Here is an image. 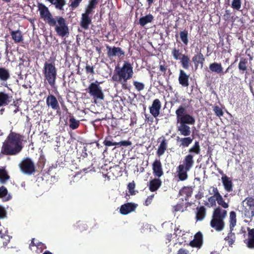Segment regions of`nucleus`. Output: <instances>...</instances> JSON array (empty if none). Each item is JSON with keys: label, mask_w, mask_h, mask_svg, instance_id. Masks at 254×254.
I'll list each match as a JSON object with an SVG mask.
<instances>
[{"label": "nucleus", "mask_w": 254, "mask_h": 254, "mask_svg": "<svg viewBox=\"0 0 254 254\" xmlns=\"http://www.w3.org/2000/svg\"><path fill=\"white\" fill-rule=\"evenodd\" d=\"M133 84L138 91L143 90L145 87V85L143 83L137 81H133Z\"/></svg>", "instance_id": "nucleus-48"}, {"label": "nucleus", "mask_w": 254, "mask_h": 254, "mask_svg": "<svg viewBox=\"0 0 254 254\" xmlns=\"http://www.w3.org/2000/svg\"><path fill=\"white\" fill-rule=\"evenodd\" d=\"M75 227L77 230H78L81 232L86 230L88 228V226L86 223L80 221L77 222L76 223Z\"/></svg>", "instance_id": "nucleus-46"}, {"label": "nucleus", "mask_w": 254, "mask_h": 254, "mask_svg": "<svg viewBox=\"0 0 254 254\" xmlns=\"http://www.w3.org/2000/svg\"><path fill=\"white\" fill-rule=\"evenodd\" d=\"M192 61L194 64L195 69H197L198 66H200L201 68H202L205 61V58L201 51H199V53L195 54L192 57Z\"/></svg>", "instance_id": "nucleus-19"}, {"label": "nucleus", "mask_w": 254, "mask_h": 254, "mask_svg": "<svg viewBox=\"0 0 254 254\" xmlns=\"http://www.w3.org/2000/svg\"><path fill=\"white\" fill-rule=\"evenodd\" d=\"M10 78V73L8 69L4 67H0V79L6 81Z\"/></svg>", "instance_id": "nucleus-39"}, {"label": "nucleus", "mask_w": 254, "mask_h": 254, "mask_svg": "<svg viewBox=\"0 0 254 254\" xmlns=\"http://www.w3.org/2000/svg\"><path fill=\"white\" fill-rule=\"evenodd\" d=\"M162 181L160 178H154L150 181L149 183V189L151 192L156 191L161 186Z\"/></svg>", "instance_id": "nucleus-25"}, {"label": "nucleus", "mask_w": 254, "mask_h": 254, "mask_svg": "<svg viewBox=\"0 0 254 254\" xmlns=\"http://www.w3.org/2000/svg\"><path fill=\"white\" fill-rule=\"evenodd\" d=\"M248 239L247 242V247L250 249H254V229L248 228Z\"/></svg>", "instance_id": "nucleus-33"}, {"label": "nucleus", "mask_w": 254, "mask_h": 254, "mask_svg": "<svg viewBox=\"0 0 254 254\" xmlns=\"http://www.w3.org/2000/svg\"><path fill=\"white\" fill-rule=\"evenodd\" d=\"M106 48L108 50L107 55L109 58L115 56L122 57L125 56V52L120 47H113V48H111L109 46L107 45Z\"/></svg>", "instance_id": "nucleus-16"}, {"label": "nucleus", "mask_w": 254, "mask_h": 254, "mask_svg": "<svg viewBox=\"0 0 254 254\" xmlns=\"http://www.w3.org/2000/svg\"><path fill=\"white\" fill-rule=\"evenodd\" d=\"M8 191L6 188L4 186L0 187V198H2L6 196Z\"/></svg>", "instance_id": "nucleus-54"}, {"label": "nucleus", "mask_w": 254, "mask_h": 254, "mask_svg": "<svg viewBox=\"0 0 254 254\" xmlns=\"http://www.w3.org/2000/svg\"><path fill=\"white\" fill-rule=\"evenodd\" d=\"M243 212L247 218L254 216V198L252 197H247L243 201Z\"/></svg>", "instance_id": "nucleus-10"}, {"label": "nucleus", "mask_w": 254, "mask_h": 254, "mask_svg": "<svg viewBox=\"0 0 254 254\" xmlns=\"http://www.w3.org/2000/svg\"><path fill=\"white\" fill-rule=\"evenodd\" d=\"M82 0H73V1L71 2L70 6L72 9L75 8L78 6Z\"/></svg>", "instance_id": "nucleus-56"}, {"label": "nucleus", "mask_w": 254, "mask_h": 254, "mask_svg": "<svg viewBox=\"0 0 254 254\" xmlns=\"http://www.w3.org/2000/svg\"><path fill=\"white\" fill-rule=\"evenodd\" d=\"M12 39L14 43H18L22 42L23 41V37L22 32L19 30L15 31L11 30L10 32Z\"/></svg>", "instance_id": "nucleus-28"}, {"label": "nucleus", "mask_w": 254, "mask_h": 254, "mask_svg": "<svg viewBox=\"0 0 254 254\" xmlns=\"http://www.w3.org/2000/svg\"><path fill=\"white\" fill-rule=\"evenodd\" d=\"M193 157V154H188L184 157L183 164L180 165L190 170L194 164Z\"/></svg>", "instance_id": "nucleus-22"}, {"label": "nucleus", "mask_w": 254, "mask_h": 254, "mask_svg": "<svg viewBox=\"0 0 254 254\" xmlns=\"http://www.w3.org/2000/svg\"><path fill=\"white\" fill-rule=\"evenodd\" d=\"M178 141L180 142V146H182L183 147H188L192 142L193 138L189 137H184V138H180L178 137L177 139Z\"/></svg>", "instance_id": "nucleus-34"}, {"label": "nucleus", "mask_w": 254, "mask_h": 254, "mask_svg": "<svg viewBox=\"0 0 254 254\" xmlns=\"http://www.w3.org/2000/svg\"><path fill=\"white\" fill-rule=\"evenodd\" d=\"M180 36L181 41L184 44L187 45L189 43L188 30H185L183 31H181L180 32Z\"/></svg>", "instance_id": "nucleus-45"}, {"label": "nucleus", "mask_w": 254, "mask_h": 254, "mask_svg": "<svg viewBox=\"0 0 254 254\" xmlns=\"http://www.w3.org/2000/svg\"><path fill=\"white\" fill-rule=\"evenodd\" d=\"M69 127L72 129H75L79 126V121L76 120L73 117L69 119Z\"/></svg>", "instance_id": "nucleus-43"}, {"label": "nucleus", "mask_w": 254, "mask_h": 254, "mask_svg": "<svg viewBox=\"0 0 254 254\" xmlns=\"http://www.w3.org/2000/svg\"><path fill=\"white\" fill-rule=\"evenodd\" d=\"M117 145L119 146H129L131 144V142L130 141H127V140H124L121 141L119 142H117Z\"/></svg>", "instance_id": "nucleus-57"}, {"label": "nucleus", "mask_w": 254, "mask_h": 254, "mask_svg": "<svg viewBox=\"0 0 254 254\" xmlns=\"http://www.w3.org/2000/svg\"><path fill=\"white\" fill-rule=\"evenodd\" d=\"M152 170L153 175L160 178L164 174L162 165L160 159H155L152 163Z\"/></svg>", "instance_id": "nucleus-15"}, {"label": "nucleus", "mask_w": 254, "mask_h": 254, "mask_svg": "<svg viewBox=\"0 0 254 254\" xmlns=\"http://www.w3.org/2000/svg\"><path fill=\"white\" fill-rule=\"evenodd\" d=\"M248 65V59L246 58H241L238 64V68L240 70L243 71L247 70Z\"/></svg>", "instance_id": "nucleus-44"}, {"label": "nucleus", "mask_w": 254, "mask_h": 254, "mask_svg": "<svg viewBox=\"0 0 254 254\" xmlns=\"http://www.w3.org/2000/svg\"><path fill=\"white\" fill-rule=\"evenodd\" d=\"M12 96L4 92H0V107L7 105L12 100Z\"/></svg>", "instance_id": "nucleus-26"}, {"label": "nucleus", "mask_w": 254, "mask_h": 254, "mask_svg": "<svg viewBox=\"0 0 254 254\" xmlns=\"http://www.w3.org/2000/svg\"><path fill=\"white\" fill-rule=\"evenodd\" d=\"M99 2V0H89L85 10L93 12V10L96 7V6L98 4Z\"/></svg>", "instance_id": "nucleus-41"}, {"label": "nucleus", "mask_w": 254, "mask_h": 254, "mask_svg": "<svg viewBox=\"0 0 254 254\" xmlns=\"http://www.w3.org/2000/svg\"><path fill=\"white\" fill-rule=\"evenodd\" d=\"M137 206V204L134 203L127 202L121 206L120 212L123 215H127L134 211Z\"/></svg>", "instance_id": "nucleus-18"}, {"label": "nucleus", "mask_w": 254, "mask_h": 254, "mask_svg": "<svg viewBox=\"0 0 254 254\" xmlns=\"http://www.w3.org/2000/svg\"><path fill=\"white\" fill-rule=\"evenodd\" d=\"M92 13L85 10V13L82 14L80 26L85 30H87L89 25L91 23L92 19L89 17V15Z\"/></svg>", "instance_id": "nucleus-17"}, {"label": "nucleus", "mask_w": 254, "mask_h": 254, "mask_svg": "<svg viewBox=\"0 0 254 254\" xmlns=\"http://www.w3.org/2000/svg\"><path fill=\"white\" fill-rule=\"evenodd\" d=\"M36 253L37 254L41 253L44 250L47 248L46 246L42 242H38L36 243Z\"/></svg>", "instance_id": "nucleus-47"}, {"label": "nucleus", "mask_w": 254, "mask_h": 254, "mask_svg": "<svg viewBox=\"0 0 254 254\" xmlns=\"http://www.w3.org/2000/svg\"><path fill=\"white\" fill-rule=\"evenodd\" d=\"M209 68L212 72H215L221 75L223 67L221 63L214 62L209 64Z\"/></svg>", "instance_id": "nucleus-29"}, {"label": "nucleus", "mask_w": 254, "mask_h": 254, "mask_svg": "<svg viewBox=\"0 0 254 254\" xmlns=\"http://www.w3.org/2000/svg\"><path fill=\"white\" fill-rule=\"evenodd\" d=\"M179 126L177 127L178 131H180L181 135L185 136H189L190 134V128L188 126L189 124L179 123Z\"/></svg>", "instance_id": "nucleus-27"}, {"label": "nucleus", "mask_w": 254, "mask_h": 254, "mask_svg": "<svg viewBox=\"0 0 254 254\" xmlns=\"http://www.w3.org/2000/svg\"><path fill=\"white\" fill-rule=\"evenodd\" d=\"M210 189H212V192L209 191V193L210 194L212 195L208 197V201L209 203H212L213 201H214V199L218 197V196L221 195V194L220 193L218 189L216 187L211 186Z\"/></svg>", "instance_id": "nucleus-37"}, {"label": "nucleus", "mask_w": 254, "mask_h": 254, "mask_svg": "<svg viewBox=\"0 0 254 254\" xmlns=\"http://www.w3.org/2000/svg\"><path fill=\"white\" fill-rule=\"evenodd\" d=\"M12 105L15 107V109L13 111V113L14 114H16L20 111L19 104L18 102L13 101Z\"/></svg>", "instance_id": "nucleus-61"}, {"label": "nucleus", "mask_w": 254, "mask_h": 254, "mask_svg": "<svg viewBox=\"0 0 254 254\" xmlns=\"http://www.w3.org/2000/svg\"><path fill=\"white\" fill-rule=\"evenodd\" d=\"M133 74V67L131 64L125 61L122 67L116 66L112 79L114 81H127L132 77Z\"/></svg>", "instance_id": "nucleus-2"}, {"label": "nucleus", "mask_w": 254, "mask_h": 254, "mask_svg": "<svg viewBox=\"0 0 254 254\" xmlns=\"http://www.w3.org/2000/svg\"><path fill=\"white\" fill-rule=\"evenodd\" d=\"M177 254H189V251L184 249H180L178 251Z\"/></svg>", "instance_id": "nucleus-63"}, {"label": "nucleus", "mask_w": 254, "mask_h": 254, "mask_svg": "<svg viewBox=\"0 0 254 254\" xmlns=\"http://www.w3.org/2000/svg\"><path fill=\"white\" fill-rule=\"evenodd\" d=\"M46 104L53 110L57 111V113H60V107L58 101L53 95H49L46 99Z\"/></svg>", "instance_id": "nucleus-14"}, {"label": "nucleus", "mask_w": 254, "mask_h": 254, "mask_svg": "<svg viewBox=\"0 0 254 254\" xmlns=\"http://www.w3.org/2000/svg\"><path fill=\"white\" fill-rule=\"evenodd\" d=\"M241 7V0H233L232 2V7L235 9L239 10Z\"/></svg>", "instance_id": "nucleus-50"}, {"label": "nucleus", "mask_w": 254, "mask_h": 254, "mask_svg": "<svg viewBox=\"0 0 254 254\" xmlns=\"http://www.w3.org/2000/svg\"><path fill=\"white\" fill-rule=\"evenodd\" d=\"M229 229L234 230V227L236 225L237 223V218H236V213L232 211L230 212L229 215Z\"/></svg>", "instance_id": "nucleus-35"}, {"label": "nucleus", "mask_w": 254, "mask_h": 254, "mask_svg": "<svg viewBox=\"0 0 254 254\" xmlns=\"http://www.w3.org/2000/svg\"><path fill=\"white\" fill-rule=\"evenodd\" d=\"M85 69L87 74H90L92 75L95 74L94 68L92 65H90L89 64H86Z\"/></svg>", "instance_id": "nucleus-51"}, {"label": "nucleus", "mask_w": 254, "mask_h": 254, "mask_svg": "<svg viewBox=\"0 0 254 254\" xmlns=\"http://www.w3.org/2000/svg\"><path fill=\"white\" fill-rule=\"evenodd\" d=\"M234 230L229 229L227 236L224 238V240L228 242L229 246H232L236 240V235L235 233L233 232Z\"/></svg>", "instance_id": "nucleus-36"}, {"label": "nucleus", "mask_w": 254, "mask_h": 254, "mask_svg": "<svg viewBox=\"0 0 254 254\" xmlns=\"http://www.w3.org/2000/svg\"><path fill=\"white\" fill-rule=\"evenodd\" d=\"M24 136L11 131L3 142L0 155L12 156L19 154L22 150Z\"/></svg>", "instance_id": "nucleus-1"}, {"label": "nucleus", "mask_w": 254, "mask_h": 254, "mask_svg": "<svg viewBox=\"0 0 254 254\" xmlns=\"http://www.w3.org/2000/svg\"><path fill=\"white\" fill-rule=\"evenodd\" d=\"M9 179L6 171L4 169H0V182L1 184H5L7 180Z\"/></svg>", "instance_id": "nucleus-42"}, {"label": "nucleus", "mask_w": 254, "mask_h": 254, "mask_svg": "<svg viewBox=\"0 0 254 254\" xmlns=\"http://www.w3.org/2000/svg\"><path fill=\"white\" fill-rule=\"evenodd\" d=\"M100 82L98 81L91 83L87 89V91L93 98L103 100L104 95L102 87L100 86Z\"/></svg>", "instance_id": "nucleus-9"}, {"label": "nucleus", "mask_w": 254, "mask_h": 254, "mask_svg": "<svg viewBox=\"0 0 254 254\" xmlns=\"http://www.w3.org/2000/svg\"><path fill=\"white\" fill-rule=\"evenodd\" d=\"M6 215V211L4 208L0 205V219L4 218Z\"/></svg>", "instance_id": "nucleus-59"}, {"label": "nucleus", "mask_w": 254, "mask_h": 254, "mask_svg": "<svg viewBox=\"0 0 254 254\" xmlns=\"http://www.w3.org/2000/svg\"><path fill=\"white\" fill-rule=\"evenodd\" d=\"M161 109V103L158 99H154L151 106L149 108L150 113L155 118H156L159 115Z\"/></svg>", "instance_id": "nucleus-13"}, {"label": "nucleus", "mask_w": 254, "mask_h": 254, "mask_svg": "<svg viewBox=\"0 0 254 254\" xmlns=\"http://www.w3.org/2000/svg\"><path fill=\"white\" fill-rule=\"evenodd\" d=\"M202 234L199 231L194 235L193 240L190 242V245L193 248H200L202 246Z\"/></svg>", "instance_id": "nucleus-20"}, {"label": "nucleus", "mask_w": 254, "mask_h": 254, "mask_svg": "<svg viewBox=\"0 0 254 254\" xmlns=\"http://www.w3.org/2000/svg\"><path fill=\"white\" fill-rule=\"evenodd\" d=\"M189 75L182 69L180 70L178 80L180 84L183 87H188L189 85Z\"/></svg>", "instance_id": "nucleus-24"}, {"label": "nucleus", "mask_w": 254, "mask_h": 254, "mask_svg": "<svg viewBox=\"0 0 254 254\" xmlns=\"http://www.w3.org/2000/svg\"><path fill=\"white\" fill-rule=\"evenodd\" d=\"M43 73L45 79L51 87L54 86L57 78V69L54 63L45 62L43 68Z\"/></svg>", "instance_id": "nucleus-5"}, {"label": "nucleus", "mask_w": 254, "mask_h": 254, "mask_svg": "<svg viewBox=\"0 0 254 254\" xmlns=\"http://www.w3.org/2000/svg\"><path fill=\"white\" fill-rule=\"evenodd\" d=\"M154 196V195L152 194L151 195H150V196H148L147 197V198L146 199L144 204L145 206H148L149 204H150L151 202H152V200L153 199V198Z\"/></svg>", "instance_id": "nucleus-58"}, {"label": "nucleus", "mask_w": 254, "mask_h": 254, "mask_svg": "<svg viewBox=\"0 0 254 254\" xmlns=\"http://www.w3.org/2000/svg\"><path fill=\"white\" fill-rule=\"evenodd\" d=\"M153 16L152 14H149L140 18L139 20V24L143 27L148 23L152 22L153 20Z\"/></svg>", "instance_id": "nucleus-38"}, {"label": "nucleus", "mask_w": 254, "mask_h": 254, "mask_svg": "<svg viewBox=\"0 0 254 254\" xmlns=\"http://www.w3.org/2000/svg\"><path fill=\"white\" fill-rule=\"evenodd\" d=\"M34 241L35 238H32L31 240V243L29 244V248L31 251L32 250V247H36V244L35 243Z\"/></svg>", "instance_id": "nucleus-64"}, {"label": "nucleus", "mask_w": 254, "mask_h": 254, "mask_svg": "<svg viewBox=\"0 0 254 254\" xmlns=\"http://www.w3.org/2000/svg\"><path fill=\"white\" fill-rule=\"evenodd\" d=\"M192 189L190 187H184L179 191V194L185 197V199L187 200L190 197L192 193Z\"/></svg>", "instance_id": "nucleus-31"}, {"label": "nucleus", "mask_w": 254, "mask_h": 254, "mask_svg": "<svg viewBox=\"0 0 254 254\" xmlns=\"http://www.w3.org/2000/svg\"><path fill=\"white\" fill-rule=\"evenodd\" d=\"M227 211L218 206L215 208L212 213V219L210 221L211 227L216 231H222L225 227L224 219L226 218Z\"/></svg>", "instance_id": "nucleus-3"}, {"label": "nucleus", "mask_w": 254, "mask_h": 254, "mask_svg": "<svg viewBox=\"0 0 254 254\" xmlns=\"http://www.w3.org/2000/svg\"><path fill=\"white\" fill-rule=\"evenodd\" d=\"M222 182L224 189L227 192L233 191V184L231 179L226 175H223L221 178Z\"/></svg>", "instance_id": "nucleus-23"}, {"label": "nucleus", "mask_w": 254, "mask_h": 254, "mask_svg": "<svg viewBox=\"0 0 254 254\" xmlns=\"http://www.w3.org/2000/svg\"><path fill=\"white\" fill-rule=\"evenodd\" d=\"M216 201L219 206H221L224 209H226L229 207L228 203L225 201L221 194L215 198L214 199V201H213L212 203H209L210 206H213L216 205Z\"/></svg>", "instance_id": "nucleus-30"}, {"label": "nucleus", "mask_w": 254, "mask_h": 254, "mask_svg": "<svg viewBox=\"0 0 254 254\" xmlns=\"http://www.w3.org/2000/svg\"><path fill=\"white\" fill-rule=\"evenodd\" d=\"M157 142H160L156 151V155L158 157L162 156L167 150L168 140L165 136H162L158 138Z\"/></svg>", "instance_id": "nucleus-12"}, {"label": "nucleus", "mask_w": 254, "mask_h": 254, "mask_svg": "<svg viewBox=\"0 0 254 254\" xmlns=\"http://www.w3.org/2000/svg\"><path fill=\"white\" fill-rule=\"evenodd\" d=\"M190 170L187 168L179 165L176 169L177 177L179 181H184L188 179V172Z\"/></svg>", "instance_id": "nucleus-21"}, {"label": "nucleus", "mask_w": 254, "mask_h": 254, "mask_svg": "<svg viewBox=\"0 0 254 254\" xmlns=\"http://www.w3.org/2000/svg\"><path fill=\"white\" fill-rule=\"evenodd\" d=\"M38 7L41 17L47 21L50 26H55L56 25V18L53 17L48 8L42 3H38Z\"/></svg>", "instance_id": "nucleus-8"}, {"label": "nucleus", "mask_w": 254, "mask_h": 254, "mask_svg": "<svg viewBox=\"0 0 254 254\" xmlns=\"http://www.w3.org/2000/svg\"><path fill=\"white\" fill-rule=\"evenodd\" d=\"M46 159H45L44 156H41L39 159L38 162L37 163V165L38 167L41 169H42L45 164Z\"/></svg>", "instance_id": "nucleus-53"}, {"label": "nucleus", "mask_w": 254, "mask_h": 254, "mask_svg": "<svg viewBox=\"0 0 254 254\" xmlns=\"http://www.w3.org/2000/svg\"><path fill=\"white\" fill-rule=\"evenodd\" d=\"M19 165L21 171L25 174L30 175L35 172V164L30 158L23 159Z\"/></svg>", "instance_id": "nucleus-11"}, {"label": "nucleus", "mask_w": 254, "mask_h": 254, "mask_svg": "<svg viewBox=\"0 0 254 254\" xmlns=\"http://www.w3.org/2000/svg\"><path fill=\"white\" fill-rule=\"evenodd\" d=\"M159 70L161 72H163L164 73H165L167 69V66L165 64H160L159 65Z\"/></svg>", "instance_id": "nucleus-62"}, {"label": "nucleus", "mask_w": 254, "mask_h": 254, "mask_svg": "<svg viewBox=\"0 0 254 254\" xmlns=\"http://www.w3.org/2000/svg\"><path fill=\"white\" fill-rule=\"evenodd\" d=\"M196 217L195 219L196 221H202L206 215V209L204 206H201L197 207L196 208Z\"/></svg>", "instance_id": "nucleus-32"}, {"label": "nucleus", "mask_w": 254, "mask_h": 254, "mask_svg": "<svg viewBox=\"0 0 254 254\" xmlns=\"http://www.w3.org/2000/svg\"><path fill=\"white\" fill-rule=\"evenodd\" d=\"M188 106L181 105L176 110V119L177 123H182L193 125L195 124L194 118L187 113Z\"/></svg>", "instance_id": "nucleus-4"}, {"label": "nucleus", "mask_w": 254, "mask_h": 254, "mask_svg": "<svg viewBox=\"0 0 254 254\" xmlns=\"http://www.w3.org/2000/svg\"><path fill=\"white\" fill-rule=\"evenodd\" d=\"M124 1L126 2L127 5L132 7L136 3V0H124Z\"/></svg>", "instance_id": "nucleus-60"}, {"label": "nucleus", "mask_w": 254, "mask_h": 254, "mask_svg": "<svg viewBox=\"0 0 254 254\" xmlns=\"http://www.w3.org/2000/svg\"><path fill=\"white\" fill-rule=\"evenodd\" d=\"M55 31L59 36L64 37L69 35V29L64 18L62 16L56 17Z\"/></svg>", "instance_id": "nucleus-7"}, {"label": "nucleus", "mask_w": 254, "mask_h": 254, "mask_svg": "<svg viewBox=\"0 0 254 254\" xmlns=\"http://www.w3.org/2000/svg\"><path fill=\"white\" fill-rule=\"evenodd\" d=\"M127 188L129 190V193L131 194V195H133L134 194V189L135 188V184L134 183V182H132V183H129L128 185H127Z\"/></svg>", "instance_id": "nucleus-55"}, {"label": "nucleus", "mask_w": 254, "mask_h": 254, "mask_svg": "<svg viewBox=\"0 0 254 254\" xmlns=\"http://www.w3.org/2000/svg\"><path fill=\"white\" fill-rule=\"evenodd\" d=\"M171 54L175 60H180L182 66L185 69H188L191 65L190 57L188 55L184 54L179 49L174 48Z\"/></svg>", "instance_id": "nucleus-6"}, {"label": "nucleus", "mask_w": 254, "mask_h": 254, "mask_svg": "<svg viewBox=\"0 0 254 254\" xmlns=\"http://www.w3.org/2000/svg\"><path fill=\"white\" fill-rule=\"evenodd\" d=\"M189 154H199L200 152L199 142L197 141H195L193 146L189 149Z\"/></svg>", "instance_id": "nucleus-40"}, {"label": "nucleus", "mask_w": 254, "mask_h": 254, "mask_svg": "<svg viewBox=\"0 0 254 254\" xmlns=\"http://www.w3.org/2000/svg\"><path fill=\"white\" fill-rule=\"evenodd\" d=\"M111 137L108 136L106 137L103 142L104 145L106 146H117V143L116 142H113L112 140H110L109 138H111Z\"/></svg>", "instance_id": "nucleus-49"}, {"label": "nucleus", "mask_w": 254, "mask_h": 254, "mask_svg": "<svg viewBox=\"0 0 254 254\" xmlns=\"http://www.w3.org/2000/svg\"><path fill=\"white\" fill-rule=\"evenodd\" d=\"M213 111L215 114L218 117H221L223 115V112L222 110L218 106H216L213 107Z\"/></svg>", "instance_id": "nucleus-52"}]
</instances>
